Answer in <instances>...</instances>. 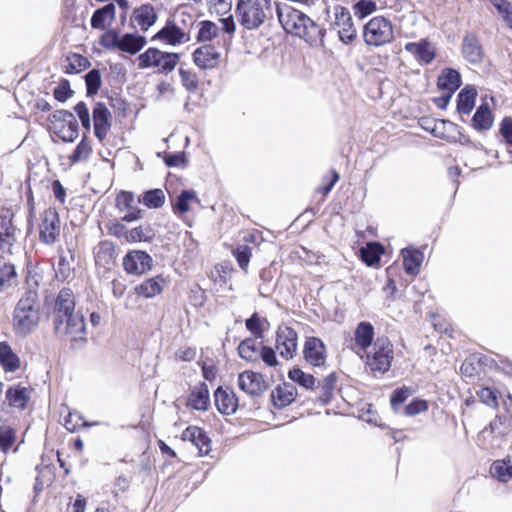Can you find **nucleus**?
Here are the masks:
<instances>
[{
  "mask_svg": "<svg viewBox=\"0 0 512 512\" xmlns=\"http://www.w3.org/2000/svg\"><path fill=\"white\" fill-rule=\"evenodd\" d=\"M53 330L59 339L68 338L74 345L87 343L85 318L75 312V296L70 288H62L53 307Z\"/></svg>",
  "mask_w": 512,
  "mask_h": 512,
  "instance_id": "obj_1",
  "label": "nucleus"
},
{
  "mask_svg": "<svg viewBox=\"0 0 512 512\" xmlns=\"http://www.w3.org/2000/svg\"><path fill=\"white\" fill-rule=\"evenodd\" d=\"M276 15L284 31L299 37L312 47H322L326 30L304 12L275 2Z\"/></svg>",
  "mask_w": 512,
  "mask_h": 512,
  "instance_id": "obj_2",
  "label": "nucleus"
},
{
  "mask_svg": "<svg viewBox=\"0 0 512 512\" xmlns=\"http://www.w3.org/2000/svg\"><path fill=\"white\" fill-rule=\"evenodd\" d=\"M41 303L38 293L29 289L17 301L12 315L14 333L22 338L37 330L41 320Z\"/></svg>",
  "mask_w": 512,
  "mask_h": 512,
  "instance_id": "obj_3",
  "label": "nucleus"
},
{
  "mask_svg": "<svg viewBox=\"0 0 512 512\" xmlns=\"http://www.w3.org/2000/svg\"><path fill=\"white\" fill-rule=\"evenodd\" d=\"M235 15L244 29L257 30L266 21L273 19V10L258 0H237Z\"/></svg>",
  "mask_w": 512,
  "mask_h": 512,
  "instance_id": "obj_4",
  "label": "nucleus"
},
{
  "mask_svg": "<svg viewBox=\"0 0 512 512\" xmlns=\"http://www.w3.org/2000/svg\"><path fill=\"white\" fill-rule=\"evenodd\" d=\"M363 39L366 45L380 47L394 39L392 23L383 16L371 18L363 28Z\"/></svg>",
  "mask_w": 512,
  "mask_h": 512,
  "instance_id": "obj_5",
  "label": "nucleus"
},
{
  "mask_svg": "<svg viewBox=\"0 0 512 512\" xmlns=\"http://www.w3.org/2000/svg\"><path fill=\"white\" fill-rule=\"evenodd\" d=\"M49 130L63 142H73L79 133V125L74 114L65 109L54 111L49 117Z\"/></svg>",
  "mask_w": 512,
  "mask_h": 512,
  "instance_id": "obj_6",
  "label": "nucleus"
},
{
  "mask_svg": "<svg viewBox=\"0 0 512 512\" xmlns=\"http://www.w3.org/2000/svg\"><path fill=\"white\" fill-rule=\"evenodd\" d=\"M180 56L174 52H163L157 48H148L138 57L140 69L157 68L159 73L168 74L177 65Z\"/></svg>",
  "mask_w": 512,
  "mask_h": 512,
  "instance_id": "obj_7",
  "label": "nucleus"
},
{
  "mask_svg": "<svg viewBox=\"0 0 512 512\" xmlns=\"http://www.w3.org/2000/svg\"><path fill=\"white\" fill-rule=\"evenodd\" d=\"M374 353L368 356L367 364L372 372H387L393 360V345L388 338H378L374 343Z\"/></svg>",
  "mask_w": 512,
  "mask_h": 512,
  "instance_id": "obj_8",
  "label": "nucleus"
},
{
  "mask_svg": "<svg viewBox=\"0 0 512 512\" xmlns=\"http://www.w3.org/2000/svg\"><path fill=\"white\" fill-rule=\"evenodd\" d=\"M60 234V219L55 209H46L39 224V240L47 245L54 244Z\"/></svg>",
  "mask_w": 512,
  "mask_h": 512,
  "instance_id": "obj_9",
  "label": "nucleus"
},
{
  "mask_svg": "<svg viewBox=\"0 0 512 512\" xmlns=\"http://www.w3.org/2000/svg\"><path fill=\"white\" fill-rule=\"evenodd\" d=\"M335 21L334 26L338 27V36L342 43H352L357 32L354 28L353 20L349 10L343 6L337 5L334 7Z\"/></svg>",
  "mask_w": 512,
  "mask_h": 512,
  "instance_id": "obj_10",
  "label": "nucleus"
},
{
  "mask_svg": "<svg viewBox=\"0 0 512 512\" xmlns=\"http://www.w3.org/2000/svg\"><path fill=\"white\" fill-rule=\"evenodd\" d=\"M298 336L296 331L286 325L278 327L276 332V348L281 357L292 359L297 351Z\"/></svg>",
  "mask_w": 512,
  "mask_h": 512,
  "instance_id": "obj_11",
  "label": "nucleus"
},
{
  "mask_svg": "<svg viewBox=\"0 0 512 512\" xmlns=\"http://www.w3.org/2000/svg\"><path fill=\"white\" fill-rule=\"evenodd\" d=\"M153 259L142 250L129 251L123 258V268L128 274L141 275L152 269Z\"/></svg>",
  "mask_w": 512,
  "mask_h": 512,
  "instance_id": "obj_12",
  "label": "nucleus"
},
{
  "mask_svg": "<svg viewBox=\"0 0 512 512\" xmlns=\"http://www.w3.org/2000/svg\"><path fill=\"white\" fill-rule=\"evenodd\" d=\"M303 355L308 364L322 367L327 359L326 345L318 337H308L304 343Z\"/></svg>",
  "mask_w": 512,
  "mask_h": 512,
  "instance_id": "obj_13",
  "label": "nucleus"
},
{
  "mask_svg": "<svg viewBox=\"0 0 512 512\" xmlns=\"http://www.w3.org/2000/svg\"><path fill=\"white\" fill-rule=\"evenodd\" d=\"M94 134L102 142L112 125V115L106 105L102 102L95 103L93 110Z\"/></svg>",
  "mask_w": 512,
  "mask_h": 512,
  "instance_id": "obj_14",
  "label": "nucleus"
},
{
  "mask_svg": "<svg viewBox=\"0 0 512 512\" xmlns=\"http://www.w3.org/2000/svg\"><path fill=\"white\" fill-rule=\"evenodd\" d=\"M134 193L130 191H121L116 197V208L120 211H126L121 218L124 222H133L143 217V211L135 206Z\"/></svg>",
  "mask_w": 512,
  "mask_h": 512,
  "instance_id": "obj_15",
  "label": "nucleus"
},
{
  "mask_svg": "<svg viewBox=\"0 0 512 512\" xmlns=\"http://www.w3.org/2000/svg\"><path fill=\"white\" fill-rule=\"evenodd\" d=\"M239 388L253 396L261 395L267 385L262 374L254 371H244L238 376Z\"/></svg>",
  "mask_w": 512,
  "mask_h": 512,
  "instance_id": "obj_16",
  "label": "nucleus"
},
{
  "mask_svg": "<svg viewBox=\"0 0 512 512\" xmlns=\"http://www.w3.org/2000/svg\"><path fill=\"white\" fill-rule=\"evenodd\" d=\"M461 50L464 59L470 64L476 65L482 62L484 50L475 33H468L463 37Z\"/></svg>",
  "mask_w": 512,
  "mask_h": 512,
  "instance_id": "obj_17",
  "label": "nucleus"
},
{
  "mask_svg": "<svg viewBox=\"0 0 512 512\" xmlns=\"http://www.w3.org/2000/svg\"><path fill=\"white\" fill-rule=\"evenodd\" d=\"M182 439L191 442L198 449L200 456L208 455L211 450V440L200 427H187L182 433Z\"/></svg>",
  "mask_w": 512,
  "mask_h": 512,
  "instance_id": "obj_18",
  "label": "nucleus"
},
{
  "mask_svg": "<svg viewBox=\"0 0 512 512\" xmlns=\"http://www.w3.org/2000/svg\"><path fill=\"white\" fill-rule=\"evenodd\" d=\"M217 410L223 415H232L238 407V400L233 390L219 386L214 392Z\"/></svg>",
  "mask_w": 512,
  "mask_h": 512,
  "instance_id": "obj_19",
  "label": "nucleus"
},
{
  "mask_svg": "<svg viewBox=\"0 0 512 512\" xmlns=\"http://www.w3.org/2000/svg\"><path fill=\"white\" fill-rule=\"evenodd\" d=\"M220 53L213 45L205 44L193 52V61L201 69H213L217 66Z\"/></svg>",
  "mask_w": 512,
  "mask_h": 512,
  "instance_id": "obj_20",
  "label": "nucleus"
},
{
  "mask_svg": "<svg viewBox=\"0 0 512 512\" xmlns=\"http://www.w3.org/2000/svg\"><path fill=\"white\" fill-rule=\"evenodd\" d=\"M188 39L185 32L170 20L152 37V40H161L172 46L186 42Z\"/></svg>",
  "mask_w": 512,
  "mask_h": 512,
  "instance_id": "obj_21",
  "label": "nucleus"
},
{
  "mask_svg": "<svg viewBox=\"0 0 512 512\" xmlns=\"http://www.w3.org/2000/svg\"><path fill=\"white\" fill-rule=\"evenodd\" d=\"M21 232L12 223V215L0 216V249L9 252Z\"/></svg>",
  "mask_w": 512,
  "mask_h": 512,
  "instance_id": "obj_22",
  "label": "nucleus"
},
{
  "mask_svg": "<svg viewBox=\"0 0 512 512\" xmlns=\"http://www.w3.org/2000/svg\"><path fill=\"white\" fill-rule=\"evenodd\" d=\"M405 50L423 64H430L436 56L434 47L427 39H421L418 42H408L405 44Z\"/></svg>",
  "mask_w": 512,
  "mask_h": 512,
  "instance_id": "obj_23",
  "label": "nucleus"
},
{
  "mask_svg": "<svg viewBox=\"0 0 512 512\" xmlns=\"http://www.w3.org/2000/svg\"><path fill=\"white\" fill-rule=\"evenodd\" d=\"M461 85V75L453 68L443 69L437 79V88L441 91L449 92L450 95H453Z\"/></svg>",
  "mask_w": 512,
  "mask_h": 512,
  "instance_id": "obj_24",
  "label": "nucleus"
},
{
  "mask_svg": "<svg viewBox=\"0 0 512 512\" xmlns=\"http://www.w3.org/2000/svg\"><path fill=\"white\" fill-rule=\"evenodd\" d=\"M209 404V389L207 384L202 382L191 391L187 398L186 406L194 410L206 411Z\"/></svg>",
  "mask_w": 512,
  "mask_h": 512,
  "instance_id": "obj_25",
  "label": "nucleus"
},
{
  "mask_svg": "<svg viewBox=\"0 0 512 512\" xmlns=\"http://www.w3.org/2000/svg\"><path fill=\"white\" fill-rule=\"evenodd\" d=\"M403 265L407 274L416 276L420 272V266L424 259L423 253L416 248H404L401 250Z\"/></svg>",
  "mask_w": 512,
  "mask_h": 512,
  "instance_id": "obj_26",
  "label": "nucleus"
},
{
  "mask_svg": "<svg viewBox=\"0 0 512 512\" xmlns=\"http://www.w3.org/2000/svg\"><path fill=\"white\" fill-rule=\"evenodd\" d=\"M116 7L113 3H108L101 8L96 9L90 19V24L93 29L103 30L106 27V22L111 23L115 19Z\"/></svg>",
  "mask_w": 512,
  "mask_h": 512,
  "instance_id": "obj_27",
  "label": "nucleus"
},
{
  "mask_svg": "<svg viewBox=\"0 0 512 512\" xmlns=\"http://www.w3.org/2000/svg\"><path fill=\"white\" fill-rule=\"evenodd\" d=\"M133 19L140 26L141 30L147 31L157 20L154 7L147 3L136 8L133 12Z\"/></svg>",
  "mask_w": 512,
  "mask_h": 512,
  "instance_id": "obj_28",
  "label": "nucleus"
},
{
  "mask_svg": "<svg viewBox=\"0 0 512 512\" xmlns=\"http://www.w3.org/2000/svg\"><path fill=\"white\" fill-rule=\"evenodd\" d=\"M477 90L474 86H465L457 96V111L460 114L468 115L475 106Z\"/></svg>",
  "mask_w": 512,
  "mask_h": 512,
  "instance_id": "obj_29",
  "label": "nucleus"
},
{
  "mask_svg": "<svg viewBox=\"0 0 512 512\" xmlns=\"http://www.w3.org/2000/svg\"><path fill=\"white\" fill-rule=\"evenodd\" d=\"M295 394L296 388L293 385L284 384L283 386H277L275 391L272 392L271 397L274 406L281 409L294 401Z\"/></svg>",
  "mask_w": 512,
  "mask_h": 512,
  "instance_id": "obj_30",
  "label": "nucleus"
},
{
  "mask_svg": "<svg viewBox=\"0 0 512 512\" xmlns=\"http://www.w3.org/2000/svg\"><path fill=\"white\" fill-rule=\"evenodd\" d=\"M115 258L116 250L114 243L109 240L101 241L95 252L96 264L104 267L110 266L114 264Z\"/></svg>",
  "mask_w": 512,
  "mask_h": 512,
  "instance_id": "obj_31",
  "label": "nucleus"
},
{
  "mask_svg": "<svg viewBox=\"0 0 512 512\" xmlns=\"http://www.w3.org/2000/svg\"><path fill=\"white\" fill-rule=\"evenodd\" d=\"M374 339V327L370 322L362 321L358 323L354 331V340L356 345L362 350L371 346Z\"/></svg>",
  "mask_w": 512,
  "mask_h": 512,
  "instance_id": "obj_32",
  "label": "nucleus"
},
{
  "mask_svg": "<svg viewBox=\"0 0 512 512\" xmlns=\"http://www.w3.org/2000/svg\"><path fill=\"white\" fill-rule=\"evenodd\" d=\"M146 38L137 33H125L120 38L119 50L131 55L137 54L145 45Z\"/></svg>",
  "mask_w": 512,
  "mask_h": 512,
  "instance_id": "obj_33",
  "label": "nucleus"
},
{
  "mask_svg": "<svg viewBox=\"0 0 512 512\" xmlns=\"http://www.w3.org/2000/svg\"><path fill=\"white\" fill-rule=\"evenodd\" d=\"M472 127L477 131L488 130L493 124V115L487 103H482L475 111L472 119Z\"/></svg>",
  "mask_w": 512,
  "mask_h": 512,
  "instance_id": "obj_34",
  "label": "nucleus"
},
{
  "mask_svg": "<svg viewBox=\"0 0 512 512\" xmlns=\"http://www.w3.org/2000/svg\"><path fill=\"white\" fill-rule=\"evenodd\" d=\"M18 284V274L16 267L11 263L0 265V294L16 287Z\"/></svg>",
  "mask_w": 512,
  "mask_h": 512,
  "instance_id": "obj_35",
  "label": "nucleus"
},
{
  "mask_svg": "<svg viewBox=\"0 0 512 512\" xmlns=\"http://www.w3.org/2000/svg\"><path fill=\"white\" fill-rule=\"evenodd\" d=\"M258 338L249 337L242 340L238 346L239 356L246 361L252 362L259 358L261 342H257Z\"/></svg>",
  "mask_w": 512,
  "mask_h": 512,
  "instance_id": "obj_36",
  "label": "nucleus"
},
{
  "mask_svg": "<svg viewBox=\"0 0 512 512\" xmlns=\"http://www.w3.org/2000/svg\"><path fill=\"white\" fill-rule=\"evenodd\" d=\"M0 365L6 372H15L20 367L19 357L5 341L0 342Z\"/></svg>",
  "mask_w": 512,
  "mask_h": 512,
  "instance_id": "obj_37",
  "label": "nucleus"
},
{
  "mask_svg": "<svg viewBox=\"0 0 512 512\" xmlns=\"http://www.w3.org/2000/svg\"><path fill=\"white\" fill-rule=\"evenodd\" d=\"M337 383V375L335 372L330 373L325 377L322 383L319 385L321 394L317 397L316 402L321 406L328 405L333 396Z\"/></svg>",
  "mask_w": 512,
  "mask_h": 512,
  "instance_id": "obj_38",
  "label": "nucleus"
},
{
  "mask_svg": "<svg viewBox=\"0 0 512 512\" xmlns=\"http://www.w3.org/2000/svg\"><path fill=\"white\" fill-rule=\"evenodd\" d=\"M490 472L500 482H507L512 479V457L494 461Z\"/></svg>",
  "mask_w": 512,
  "mask_h": 512,
  "instance_id": "obj_39",
  "label": "nucleus"
},
{
  "mask_svg": "<svg viewBox=\"0 0 512 512\" xmlns=\"http://www.w3.org/2000/svg\"><path fill=\"white\" fill-rule=\"evenodd\" d=\"M74 261V255L71 250L64 252L59 251V260L57 267L55 268L56 277L62 281L66 280L73 272L72 263Z\"/></svg>",
  "mask_w": 512,
  "mask_h": 512,
  "instance_id": "obj_40",
  "label": "nucleus"
},
{
  "mask_svg": "<svg viewBox=\"0 0 512 512\" xmlns=\"http://www.w3.org/2000/svg\"><path fill=\"white\" fill-rule=\"evenodd\" d=\"M29 398V392L25 387H10L6 391V399L9 402V405L22 410L26 408Z\"/></svg>",
  "mask_w": 512,
  "mask_h": 512,
  "instance_id": "obj_41",
  "label": "nucleus"
},
{
  "mask_svg": "<svg viewBox=\"0 0 512 512\" xmlns=\"http://www.w3.org/2000/svg\"><path fill=\"white\" fill-rule=\"evenodd\" d=\"M138 203H142L149 209H157L165 203V194L160 188L150 189L138 198Z\"/></svg>",
  "mask_w": 512,
  "mask_h": 512,
  "instance_id": "obj_42",
  "label": "nucleus"
},
{
  "mask_svg": "<svg viewBox=\"0 0 512 512\" xmlns=\"http://www.w3.org/2000/svg\"><path fill=\"white\" fill-rule=\"evenodd\" d=\"M162 283L163 278L159 276L155 278L146 279L136 287V292L138 295L144 296L146 298L154 297L161 293Z\"/></svg>",
  "mask_w": 512,
  "mask_h": 512,
  "instance_id": "obj_43",
  "label": "nucleus"
},
{
  "mask_svg": "<svg viewBox=\"0 0 512 512\" xmlns=\"http://www.w3.org/2000/svg\"><path fill=\"white\" fill-rule=\"evenodd\" d=\"M154 231L150 224L137 226L126 234V241L129 243L150 242L154 237Z\"/></svg>",
  "mask_w": 512,
  "mask_h": 512,
  "instance_id": "obj_44",
  "label": "nucleus"
},
{
  "mask_svg": "<svg viewBox=\"0 0 512 512\" xmlns=\"http://www.w3.org/2000/svg\"><path fill=\"white\" fill-rule=\"evenodd\" d=\"M68 64L65 66L64 72L66 74H78L88 67L91 63L88 58L83 55L73 53L67 57Z\"/></svg>",
  "mask_w": 512,
  "mask_h": 512,
  "instance_id": "obj_45",
  "label": "nucleus"
},
{
  "mask_svg": "<svg viewBox=\"0 0 512 512\" xmlns=\"http://www.w3.org/2000/svg\"><path fill=\"white\" fill-rule=\"evenodd\" d=\"M382 246L378 243L367 245L360 250L362 261L368 266H374L380 262Z\"/></svg>",
  "mask_w": 512,
  "mask_h": 512,
  "instance_id": "obj_46",
  "label": "nucleus"
},
{
  "mask_svg": "<svg viewBox=\"0 0 512 512\" xmlns=\"http://www.w3.org/2000/svg\"><path fill=\"white\" fill-rule=\"evenodd\" d=\"M288 377L293 382L309 390H313L316 386L315 377L311 374L305 373L300 368L295 367L291 369L288 373Z\"/></svg>",
  "mask_w": 512,
  "mask_h": 512,
  "instance_id": "obj_47",
  "label": "nucleus"
},
{
  "mask_svg": "<svg viewBox=\"0 0 512 512\" xmlns=\"http://www.w3.org/2000/svg\"><path fill=\"white\" fill-rule=\"evenodd\" d=\"M191 200L199 201L193 190H182L172 204L175 213L184 214L189 211V202Z\"/></svg>",
  "mask_w": 512,
  "mask_h": 512,
  "instance_id": "obj_48",
  "label": "nucleus"
},
{
  "mask_svg": "<svg viewBox=\"0 0 512 512\" xmlns=\"http://www.w3.org/2000/svg\"><path fill=\"white\" fill-rule=\"evenodd\" d=\"M86 94L88 97L94 96L98 93L101 85V73L98 69H92L85 75Z\"/></svg>",
  "mask_w": 512,
  "mask_h": 512,
  "instance_id": "obj_49",
  "label": "nucleus"
},
{
  "mask_svg": "<svg viewBox=\"0 0 512 512\" xmlns=\"http://www.w3.org/2000/svg\"><path fill=\"white\" fill-rule=\"evenodd\" d=\"M199 25L200 28L197 35V41L207 42L213 40L218 36V27L214 22L204 20L201 21Z\"/></svg>",
  "mask_w": 512,
  "mask_h": 512,
  "instance_id": "obj_50",
  "label": "nucleus"
},
{
  "mask_svg": "<svg viewBox=\"0 0 512 512\" xmlns=\"http://www.w3.org/2000/svg\"><path fill=\"white\" fill-rule=\"evenodd\" d=\"M16 441V431L8 425L0 426V450L7 453Z\"/></svg>",
  "mask_w": 512,
  "mask_h": 512,
  "instance_id": "obj_51",
  "label": "nucleus"
},
{
  "mask_svg": "<svg viewBox=\"0 0 512 512\" xmlns=\"http://www.w3.org/2000/svg\"><path fill=\"white\" fill-rule=\"evenodd\" d=\"M92 148L86 136H83L81 141L77 144L73 153L69 156L71 163L75 164L89 157Z\"/></svg>",
  "mask_w": 512,
  "mask_h": 512,
  "instance_id": "obj_52",
  "label": "nucleus"
},
{
  "mask_svg": "<svg viewBox=\"0 0 512 512\" xmlns=\"http://www.w3.org/2000/svg\"><path fill=\"white\" fill-rule=\"evenodd\" d=\"M74 91L70 87V83L67 79L61 80V82L53 90L54 98L59 102H65L72 97Z\"/></svg>",
  "mask_w": 512,
  "mask_h": 512,
  "instance_id": "obj_53",
  "label": "nucleus"
},
{
  "mask_svg": "<svg viewBox=\"0 0 512 512\" xmlns=\"http://www.w3.org/2000/svg\"><path fill=\"white\" fill-rule=\"evenodd\" d=\"M233 256L236 258L239 267L246 270L251 258V248L247 245H239L233 250Z\"/></svg>",
  "mask_w": 512,
  "mask_h": 512,
  "instance_id": "obj_54",
  "label": "nucleus"
},
{
  "mask_svg": "<svg viewBox=\"0 0 512 512\" xmlns=\"http://www.w3.org/2000/svg\"><path fill=\"white\" fill-rule=\"evenodd\" d=\"M120 38L118 32L110 29L100 37L99 44L106 49H119Z\"/></svg>",
  "mask_w": 512,
  "mask_h": 512,
  "instance_id": "obj_55",
  "label": "nucleus"
},
{
  "mask_svg": "<svg viewBox=\"0 0 512 512\" xmlns=\"http://www.w3.org/2000/svg\"><path fill=\"white\" fill-rule=\"evenodd\" d=\"M179 75L181 78L182 85L186 88V90H188L189 92H194L197 90L199 81L195 73L180 68Z\"/></svg>",
  "mask_w": 512,
  "mask_h": 512,
  "instance_id": "obj_56",
  "label": "nucleus"
},
{
  "mask_svg": "<svg viewBox=\"0 0 512 512\" xmlns=\"http://www.w3.org/2000/svg\"><path fill=\"white\" fill-rule=\"evenodd\" d=\"M245 325L248 331H250L255 338L263 337L262 321L258 313H253L245 321Z\"/></svg>",
  "mask_w": 512,
  "mask_h": 512,
  "instance_id": "obj_57",
  "label": "nucleus"
},
{
  "mask_svg": "<svg viewBox=\"0 0 512 512\" xmlns=\"http://www.w3.org/2000/svg\"><path fill=\"white\" fill-rule=\"evenodd\" d=\"M376 9L377 5L372 0H359L354 5L355 14L360 18L367 17L376 11Z\"/></svg>",
  "mask_w": 512,
  "mask_h": 512,
  "instance_id": "obj_58",
  "label": "nucleus"
},
{
  "mask_svg": "<svg viewBox=\"0 0 512 512\" xmlns=\"http://www.w3.org/2000/svg\"><path fill=\"white\" fill-rule=\"evenodd\" d=\"M74 111L76 112L77 116L79 117L81 124L83 128L87 131L91 128V120H90V114L88 107L85 102L80 101L78 102L75 107Z\"/></svg>",
  "mask_w": 512,
  "mask_h": 512,
  "instance_id": "obj_59",
  "label": "nucleus"
},
{
  "mask_svg": "<svg viewBox=\"0 0 512 512\" xmlns=\"http://www.w3.org/2000/svg\"><path fill=\"white\" fill-rule=\"evenodd\" d=\"M409 395H410V390L405 386L394 390L391 395V398H390V403H391L392 409L394 411H397V408L402 403H404L406 401V399L409 397Z\"/></svg>",
  "mask_w": 512,
  "mask_h": 512,
  "instance_id": "obj_60",
  "label": "nucleus"
},
{
  "mask_svg": "<svg viewBox=\"0 0 512 512\" xmlns=\"http://www.w3.org/2000/svg\"><path fill=\"white\" fill-rule=\"evenodd\" d=\"M477 395L480 398L481 402L486 404L487 406H498L496 391L493 390L492 388L483 387L478 391Z\"/></svg>",
  "mask_w": 512,
  "mask_h": 512,
  "instance_id": "obj_61",
  "label": "nucleus"
},
{
  "mask_svg": "<svg viewBox=\"0 0 512 512\" xmlns=\"http://www.w3.org/2000/svg\"><path fill=\"white\" fill-rule=\"evenodd\" d=\"M428 409V404L423 399L415 398L405 407V414L408 416H415Z\"/></svg>",
  "mask_w": 512,
  "mask_h": 512,
  "instance_id": "obj_62",
  "label": "nucleus"
},
{
  "mask_svg": "<svg viewBox=\"0 0 512 512\" xmlns=\"http://www.w3.org/2000/svg\"><path fill=\"white\" fill-rule=\"evenodd\" d=\"M259 357L269 367H274L279 364L276 353L270 346L261 345Z\"/></svg>",
  "mask_w": 512,
  "mask_h": 512,
  "instance_id": "obj_63",
  "label": "nucleus"
},
{
  "mask_svg": "<svg viewBox=\"0 0 512 512\" xmlns=\"http://www.w3.org/2000/svg\"><path fill=\"white\" fill-rule=\"evenodd\" d=\"M499 132L503 137L505 143L512 147V118L505 117L500 123Z\"/></svg>",
  "mask_w": 512,
  "mask_h": 512,
  "instance_id": "obj_64",
  "label": "nucleus"
}]
</instances>
